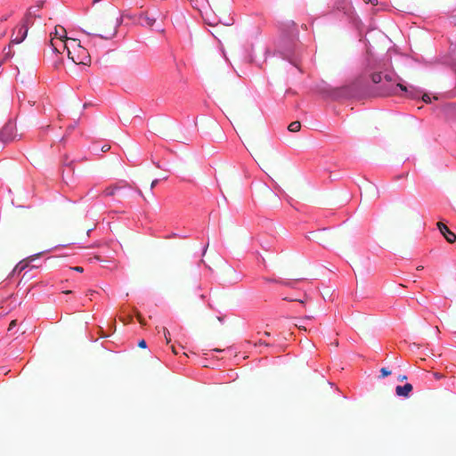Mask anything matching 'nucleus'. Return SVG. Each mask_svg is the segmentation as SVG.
Instances as JSON below:
<instances>
[{"instance_id": "c9c22d12", "label": "nucleus", "mask_w": 456, "mask_h": 456, "mask_svg": "<svg viewBox=\"0 0 456 456\" xmlns=\"http://www.w3.org/2000/svg\"><path fill=\"white\" fill-rule=\"evenodd\" d=\"M137 191H138V193H139L141 196H142V191H141L140 189H137Z\"/></svg>"}, {"instance_id": "473e14b6", "label": "nucleus", "mask_w": 456, "mask_h": 456, "mask_svg": "<svg viewBox=\"0 0 456 456\" xmlns=\"http://www.w3.org/2000/svg\"><path fill=\"white\" fill-rule=\"evenodd\" d=\"M171 350H172V352H173L175 354H177V351L175 350V346H171Z\"/></svg>"}, {"instance_id": "4468645a", "label": "nucleus", "mask_w": 456, "mask_h": 456, "mask_svg": "<svg viewBox=\"0 0 456 456\" xmlns=\"http://www.w3.org/2000/svg\"><path fill=\"white\" fill-rule=\"evenodd\" d=\"M300 128H301V124L299 121H293L288 126V129L290 132H298L300 130Z\"/></svg>"}, {"instance_id": "393cba45", "label": "nucleus", "mask_w": 456, "mask_h": 456, "mask_svg": "<svg viewBox=\"0 0 456 456\" xmlns=\"http://www.w3.org/2000/svg\"><path fill=\"white\" fill-rule=\"evenodd\" d=\"M138 346L141 347V348H145L146 347V341L144 339L140 340L139 343H138Z\"/></svg>"}, {"instance_id": "4be33fe9", "label": "nucleus", "mask_w": 456, "mask_h": 456, "mask_svg": "<svg viewBox=\"0 0 456 456\" xmlns=\"http://www.w3.org/2000/svg\"><path fill=\"white\" fill-rule=\"evenodd\" d=\"M422 100H423V102H425L426 103H429V102H431L430 96H429L428 94H424L422 95Z\"/></svg>"}, {"instance_id": "bb28decb", "label": "nucleus", "mask_w": 456, "mask_h": 456, "mask_svg": "<svg viewBox=\"0 0 456 456\" xmlns=\"http://www.w3.org/2000/svg\"><path fill=\"white\" fill-rule=\"evenodd\" d=\"M159 183V180L158 179H155L151 182V189H153Z\"/></svg>"}, {"instance_id": "4c0bfd02", "label": "nucleus", "mask_w": 456, "mask_h": 456, "mask_svg": "<svg viewBox=\"0 0 456 456\" xmlns=\"http://www.w3.org/2000/svg\"><path fill=\"white\" fill-rule=\"evenodd\" d=\"M259 344L268 346L266 343H264L261 340L259 341Z\"/></svg>"}, {"instance_id": "9d476101", "label": "nucleus", "mask_w": 456, "mask_h": 456, "mask_svg": "<svg viewBox=\"0 0 456 456\" xmlns=\"http://www.w3.org/2000/svg\"><path fill=\"white\" fill-rule=\"evenodd\" d=\"M412 389V385L410 383H406L403 386H397L395 387V393L398 396L408 397Z\"/></svg>"}, {"instance_id": "6e6552de", "label": "nucleus", "mask_w": 456, "mask_h": 456, "mask_svg": "<svg viewBox=\"0 0 456 456\" xmlns=\"http://www.w3.org/2000/svg\"><path fill=\"white\" fill-rule=\"evenodd\" d=\"M14 137V126L12 123L6 124L0 132V139L3 142L12 140Z\"/></svg>"}, {"instance_id": "412c9836", "label": "nucleus", "mask_w": 456, "mask_h": 456, "mask_svg": "<svg viewBox=\"0 0 456 456\" xmlns=\"http://www.w3.org/2000/svg\"><path fill=\"white\" fill-rule=\"evenodd\" d=\"M135 316L138 320V322L142 324V325H145L146 322H145V320L142 318V314L139 313V312H136L135 313Z\"/></svg>"}, {"instance_id": "ea45409f", "label": "nucleus", "mask_w": 456, "mask_h": 456, "mask_svg": "<svg viewBox=\"0 0 456 456\" xmlns=\"http://www.w3.org/2000/svg\"><path fill=\"white\" fill-rule=\"evenodd\" d=\"M100 0H94V3L99 2Z\"/></svg>"}, {"instance_id": "9b49d317", "label": "nucleus", "mask_w": 456, "mask_h": 456, "mask_svg": "<svg viewBox=\"0 0 456 456\" xmlns=\"http://www.w3.org/2000/svg\"><path fill=\"white\" fill-rule=\"evenodd\" d=\"M156 17L153 15H150L148 12L145 14L141 15L140 17V22L142 25H146L148 27H153L154 23L156 22Z\"/></svg>"}, {"instance_id": "6ab92c4d", "label": "nucleus", "mask_w": 456, "mask_h": 456, "mask_svg": "<svg viewBox=\"0 0 456 456\" xmlns=\"http://www.w3.org/2000/svg\"><path fill=\"white\" fill-rule=\"evenodd\" d=\"M38 20L37 26H38L39 28H42L44 24H43V21H42V18H41V17H40V18H38V17H36V18H35V17H32V18L30 19V22H32V23H33V26H34V25H35V23H36V20Z\"/></svg>"}, {"instance_id": "2eb2a0df", "label": "nucleus", "mask_w": 456, "mask_h": 456, "mask_svg": "<svg viewBox=\"0 0 456 456\" xmlns=\"http://www.w3.org/2000/svg\"><path fill=\"white\" fill-rule=\"evenodd\" d=\"M397 88H400L403 92H408V88L405 86L398 83L390 92H387V94H395Z\"/></svg>"}, {"instance_id": "0eeeda50", "label": "nucleus", "mask_w": 456, "mask_h": 456, "mask_svg": "<svg viewBox=\"0 0 456 456\" xmlns=\"http://www.w3.org/2000/svg\"><path fill=\"white\" fill-rule=\"evenodd\" d=\"M71 38L63 39V36L61 35V37H53L51 39V46L53 52L61 53L64 51L68 52V49L71 47L70 44Z\"/></svg>"}, {"instance_id": "5701e85b", "label": "nucleus", "mask_w": 456, "mask_h": 456, "mask_svg": "<svg viewBox=\"0 0 456 456\" xmlns=\"http://www.w3.org/2000/svg\"><path fill=\"white\" fill-rule=\"evenodd\" d=\"M16 325H17V321L12 320L9 324L8 330H12Z\"/></svg>"}, {"instance_id": "c756f323", "label": "nucleus", "mask_w": 456, "mask_h": 456, "mask_svg": "<svg viewBox=\"0 0 456 456\" xmlns=\"http://www.w3.org/2000/svg\"><path fill=\"white\" fill-rule=\"evenodd\" d=\"M406 379H407V377H406L405 375H403V376H399V377H398V379H399L400 381H403V380H405Z\"/></svg>"}, {"instance_id": "f8f14e48", "label": "nucleus", "mask_w": 456, "mask_h": 456, "mask_svg": "<svg viewBox=\"0 0 456 456\" xmlns=\"http://www.w3.org/2000/svg\"><path fill=\"white\" fill-rule=\"evenodd\" d=\"M338 10L342 11L345 13H348L351 11L350 0H340L336 4Z\"/></svg>"}, {"instance_id": "f704fd0d", "label": "nucleus", "mask_w": 456, "mask_h": 456, "mask_svg": "<svg viewBox=\"0 0 456 456\" xmlns=\"http://www.w3.org/2000/svg\"><path fill=\"white\" fill-rule=\"evenodd\" d=\"M332 345H334L335 346H338V340H335Z\"/></svg>"}, {"instance_id": "f3484780", "label": "nucleus", "mask_w": 456, "mask_h": 456, "mask_svg": "<svg viewBox=\"0 0 456 456\" xmlns=\"http://www.w3.org/2000/svg\"><path fill=\"white\" fill-rule=\"evenodd\" d=\"M371 80H372V82H373V83H375V84H379V83H380V82H381V80H382V75H381V73H373V74L371 75Z\"/></svg>"}, {"instance_id": "dca6fc26", "label": "nucleus", "mask_w": 456, "mask_h": 456, "mask_svg": "<svg viewBox=\"0 0 456 456\" xmlns=\"http://www.w3.org/2000/svg\"><path fill=\"white\" fill-rule=\"evenodd\" d=\"M61 35L63 36V38H68L66 37V30L64 28L62 27H60L59 28H55V37H61Z\"/></svg>"}, {"instance_id": "e433bc0d", "label": "nucleus", "mask_w": 456, "mask_h": 456, "mask_svg": "<svg viewBox=\"0 0 456 456\" xmlns=\"http://www.w3.org/2000/svg\"><path fill=\"white\" fill-rule=\"evenodd\" d=\"M422 269H423V266H422V265H419V266H418V267H417V270H419H419H422Z\"/></svg>"}, {"instance_id": "72a5a7b5", "label": "nucleus", "mask_w": 456, "mask_h": 456, "mask_svg": "<svg viewBox=\"0 0 456 456\" xmlns=\"http://www.w3.org/2000/svg\"><path fill=\"white\" fill-rule=\"evenodd\" d=\"M109 149H110V147H109V146H108V147H107V146H104V147H102V151H109Z\"/></svg>"}, {"instance_id": "a211bd4d", "label": "nucleus", "mask_w": 456, "mask_h": 456, "mask_svg": "<svg viewBox=\"0 0 456 456\" xmlns=\"http://www.w3.org/2000/svg\"><path fill=\"white\" fill-rule=\"evenodd\" d=\"M163 330V332H164V336H165V339H166V342L167 344L170 343L171 341V338H170V333L168 331V330L167 328H162Z\"/></svg>"}, {"instance_id": "ddd939ff", "label": "nucleus", "mask_w": 456, "mask_h": 456, "mask_svg": "<svg viewBox=\"0 0 456 456\" xmlns=\"http://www.w3.org/2000/svg\"><path fill=\"white\" fill-rule=\"evenodd\" d=\"M121 188H122V186H119L118 184L111 185L104 190L103 195L113 196V195H115L116 191Z\"/></svg>"}, {"instance_id": "f03ea898", "label": "nucleus", "mask_w": 456, "mask_h": 456, "mask_svg": "<svg viewBox=\"0 0 456 456\" xmlns=\"http://www.w3.org/2000/svg\"><path fill=\"white\" fill-rule=\"evenodd\" d=\"M208 6L204 10H200L205 23L212 28H216L224 19L223 16L228 12V0H206Z\"/></svg>"}, {"instance_id": "39448f33", "label": "nucleus", "mask_w": 456, "mask_h": 456, "mask_svg": "<svg viewBox=\"0 0 456 456\" xmlns=\"http://www.w3.org/2000/svg\"><path fill=\"white\" fill-rule=\"evenodd\" d=\"M233 24L232 18L227 17L224 19L222 22L217 25L216 28H213L211 30V34L215 38H216L219 42L222 40L227 41L230 39L232 36V28L230 27Z\"/></svg>"}, {"instance_id": "2f4dec72", "label": "nucleus", "mask_w": 456, "mask_h": 456, "mask_svg": "<svg viewBox=\"0 0 456 456\" xmlns=\"http://www.w3.org/2000/svg\"><path fill=\"white\" fill-rule=\"evenodd\" d=\"M18 268H20V271H22V270L24 269V266L22 265V266H20V265H18L15 267L14 271H15V270H17Z\"/></svg>"}, {"instance_id": "20e7f679", "label": "nucleus", "mask_w": 456, "mask_h": 456, "mask_svg": "<svg viewBox=\"0 0 456 456\" xmlns=\"http://www.w3.org/2000/svg\"><path fill=\"white\" fill-rule=\"evenodd\" d=\"M71 47L68 49V57L76 64L89 65L91 56L88 50L80 45V42L70 39Z\"/></svg>"}, {"instance_id": "c85d7f7f", "label": "nucleus", "mask_w": 456, "mask_h": 456, "mask_svg": "<svg viewBox=\"0 0 456 456\" xmlns=\"http://www.w3.org/2000/svg\"><path fill=\"white\" fill-rule=\"evenodd\" d=\"M265 281L267 282H278V281H276L274 279H270V278H265Z\"/></svg>"}, {"instance_id": "1a4fd4ad", "label": "nucleus", "mask_w": 456, "mask_h": 456, "mask_svg": "<svg viewBox=\"0 0 456 456\" xmlns=\"http://www.w3.org/2000/svg\"><path fill=\"white\" fill-rule=\"evenodd\" d=\"M437 227L440 231V232L444 235V237L445 238V240L449 242V243H453L455 242L456 240V234L454 232H452L448 227L446 224H444V223L442 222H439L437 223Z\"/></svg>"}, {"instance_id": "b1692460", "label": "nucleus", "mask_w": 456, "mask_h": 456, "mask_svg": "<svg viewBox=\"0 0 456 456\" xmlns=\"http://www.w3.org/2000/svg\"><path fill=\"white\" fill-rule=\"evenodd\" d=\"M384 78H385L387 81H388V82H391V81H393V79H394V78H393V75H392V74H386V75L384 76Z\"/></svg>"}, {"instance_id": "58836bf2", "label": "nucleus", "mask_w": 456, "mask_h": 456, "mask_svg": "<svg viewBox=\"0 0 456 456\" xmlns=\"http://www.w3.org/2000/svg\"><path fill=\"white\" fill-rule=\"evenodd\" d=\"M265 336H270V333H269V332H267V331H265Z\"/></svg>"}, {"instance_id": "f257e3e1", "label": "nucleus", "mask_w": 456, "mask_h": 456, "mask_svg": "<svg viewBox=\"0 0 456 456\" xmlns=\"http://www.w3.org/2000/svg\"><path fill=\"white\" fill-rule=\"evenodd\" d=\"M118 12L110 8L105 12L89 18L84 21L83 31L89 36L99 37L103 39H111L121 23Z\"/></svg>"}, {"instance_id": "423d86ee", "label": "nucleus", "mask_w": 456, "mask_h": 456, "mask_svg": "<svg viewBox=\"0 0 456 456\" xmlns=\"http://www.w3.org/2000/svg\"><path fill=\"white\" fill-rule=\"evenodd\" d=\"M310 234L317 243L322 247L331 246L336 239V235L328 229H322L312 232Z\"/></svg>"}, {"instance_id": "7c9ffc66", "label": "nucleus", "mask_w": 456, "mask_h": 456, "mask_svg": "<svg viewBox=\"0 0 456 456\" xmlns=\"http://www.w3.org/2000/svg\"><path fill=\"white\" fill-rule=\"evenodd\" d=\"M5 54H6V56H12V53H11V46L10 45L8 47V52Z\"/></svg>"}, {"instance_id": "cd10ccee", "label": "nucleus", "mask_w": 456, "mask_h": 456, "mask_svg": "<svg viewBox=\"0 0 456 456\" xmlns=\"http://www.w3.org/2000/svg\"><path fill=\"white\" fill-rule=\"evenodd\" d=\"M72 269L78 273H82L84 271L83 267H81V266H76V267H73Z\"/></svg>"}, {"instance_id": "aec40b11", "label": "nucleus", "mask_w": 456, "mask_h": 456, "mask_svg": "<svg viewBox=\"0 0 456 456\" xmlns=\"http://www.w3.org/2000/svg\"><path fill=\"white\" fill-rule=\"evenodd\" d=\"M380 373H381L380 374L381 378H386V377H387V376H389L391 374V371L388 370L387 368H382L380 370Z\"/></svg>"}, {"instance_id": "a878e982", "label": "nucleus", "mask_w": 456, "mask_h": 456, "mask_svg": "<svg viewBox=\"0 0 456 456\" xmlns=\"http://www.w3.org/2000/svg\"><path fill=\"white\" fill-rule=\"evenodd\" d=\"M362 1L364 3H366V4L370 3L373 5H377L378 4V0H362Z\"/></svg>"}, {"instance_id": "7ed1b4c3", "label": "nucleus", "mask_w": 456, "mask_h": 456, "mask_svg": "<svg viewBox=\"0 0 456 456\" xmlns=\"http://www.w3.org/2000/svg\"><path fill=\"white\" fill-rule=\"evenodd\" d=\"M42 4H43V3L38 4L36 6H32L28 10L20 27H17L13 30L12 35L11 44H20L26 38V37L28 35V28L33 27V23L30 22V19L32 17L40 18V15L37 12L42 8Z\"/></svg>"}]
</instances>
